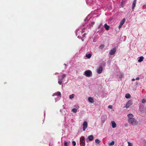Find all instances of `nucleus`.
<instances>
[{"mask_svg": "<svg viewBox=\"0 0 146 146\" xmlns=\"http://www.w3.org/2000/svg\"><path fill=\"white\" fill-rule=\"evenodd\" d=\"M143 59H144V57L143 56H140L139 58V59L138 60V62H140L142 61H143Z\"/></svg>", "mask_w": 146, "mask_h": 146, "instance_id": "obj_17", "label": "nucleus"}, {"mask_svg": "<svg viewBox=\"0 0 146 146\" xmlns=\"http://www.w3.org/2000/svg\"><path fill=\"white\" fill-rule=\"evenodd\" d=\"M125 21V19L123 18L122 20L120 22V24L119 26V28H120L122 26L124 23Z\"/></svg>", "mask_w": 146, "mask_h": 146, "instance_id": "obj_9", "label": "nucleus"}, {"mask_svg": "<svg viewBox=\"0 0 146 146\" xmlns=\"http://www.w3.org/2000/svg\"><path fill=\"white\" fill-rule=\"evenodd\" d=\"M127 126V125H126V124L125 125V126Z\"/></svg>", "mask_w": 146, "mask_h": 146, "instance_id": "obj_40", "label": "nucleus"}, {"mask_svg": "<svg viewBox=\"0 0 146 146\" xmlns=\"http://www.w3.org/2000/svg\"><path fill=\"white\" fill-rule=\"evenodd\" d=\"M100 142V141L98 139H96L95 140V142L99 144Z\"/></svg>", "mask_w": 146, "mask_h": 146, "instance_id": "obj_22", "label": "nucleus"}, {"mask_svg": "<svg viewBox=\"0 0 146 146\" xmlns=\"http://www.w3.org/2000/svg\"><path fill=\"white\" fill-rule=\"evenodd\" d=\"M137 0H134V1L132 3V9H133H133L135 6L136 4V3Z\"/></svg>", "mask_w": 146, "mask_h": 146, "instance_id": "obj_11", "label": "nucleus"}, {"mask_svg": "<svg viewBox=\"0 0 146 146\" xmlns=\"http://www.w3.org/2000/svg\"><path fill=\"white\" fill-rule=\"evenodd\" d=\"M83 130L85 131L88 127V123L86 121H85L84 122L83 124Z\"/></svg>", "mask_w": 146, "mask_h": 146, "instance_id": "obj_6", "label": "nucleus"}, {"mask_svg": "<svg viewBox=\"0 0 146 146\" xmlns=\"http://www.w3.org/2000/svg\"><path fill=\"white\" fill-rule=\"evenodd\" d=\"M128 145V146H133V144L132 143H130L129 142H127Z\"/></svg>", "mask_w": 146, "mask_h": 146, "instance_id": "obj_26", "label": "nucleus"}, {"mask_svg": "<svg viewBox=\"0 0 146 146\" xmlns=\"http://www.w3.org/2000/svg\"><path fill=\"white\" fill-rule=\"evenodd\" d=\"M103 71V68L102 66H100L97 69V72L99 74L101 73Z\"/></svg>", "mask_w": 146, "mask_h": 146, "instance_id": "obj_7", "label": "nucleus"}, {"mask_svg": "<svg viewBox=\"0 0 146 146\" xmlns=\"http://www.w3.org/2000/svg\"><path fill=\"white\" fill-rule=\"evenodd\" d=\"M146 7V5H143V7L145 8Z\"/></svg>", "mask_w": 146, "mask_h": 146, "instance_id": "obj_34", "label": "nucleus"}, {"mask_svg": "<svg viewBox=\"0 0 146 146\" xmlns=\"http://www.w3.org/2000/svg\"><path fill=\"white\" fill-rule=\"evenodd\" d=\"M135 80V79H134V78L132 80V81H134Z\"/></svg>", "mask_w": 146, "mask_h": 146, "instance_id": "obj_35", "label": "nucleus"}, {"mask_svg": "<svg viewBox=\"0 0 146 146\" xmlns=\"http://www.w3.org/2000/svg\"><path fill=\"white\" fill-rule=\"evenodd\" d=\"M104 47V44H102L99 46V48L100 49H102Z\"/></svg>", "mask_w": 146, "mask_h": 146, "instance_id": "obj_25", "label": "nucleus"}, {"mask_svg": "<svg viewBox=\"0 0 146 146\" xmlns=\"http://www.w3.org/2000/svg\"><path fill=\"white\" fill-rule=\"evenodd\" d=\"M77 110L76 109L74 108L72 110V111L74 113H76L77 111Z\"/></svg>", "mask_w": 146, "mask_h": 146, "instance_id": "obj_20", "label": "nucleus"}, {"mask_svg": "<svg viewBox=\"0 0 146 146\" xmlns=\"http://www.w3.org/2000/svg\"><path fill=\"white\" fill-rule=\"evenodd\" d=\"M84 75L86 77H90L92 76V73L90 70H87L84 72Z\"/></svg>", "mask_w": 146, "mask_h": 146, "instance_id": "obj_3", "label": "nucleus"}, {"mask_svg": "<svg viewBox=\"0 0 146 146\" xmlns=\"http://www.w3.org/2000/svg\"><path fill=\"white\" fill-rule=\"evenodd\" d=\"M86 35V33H85L83 35V37H85Z\"/></svg>", "mask_w": 146, "mask_h": 146, "instance_id": "obj_32", "label": "nucleus"}, {"mask_svg": "<svg viewBox=\"0 0 146 146\" xmlns=\"http://www.w3.org/2000/svg\"><path fill=\"white\" fill-rule=\"evenodd\" d=\"M82 41H84V40H82Z\"/></svg>", "mask_w": 146, "mask_h": 146, "instance_id": "obj_38", "label": "nucleus"}, {"mask_svg": "<svg viewBox=\"0 0 146 146\" xmlns=\"http://www.w3.org/2000/svg\"><path fill=\"white\" fill-rule=\"evenodd\" d=\"M106 117L105 115H102L101 116V121L103 123H104L106 119Z\"/></svg>", "mask_w": 146, "mask_h": 146, "instance_id": "obj_10", "label": "nucleus"}, {"mask_svg": "<svg viewBox=\"0 0 146 146\" xmlns=\"http://www.w3.org/2000/svg\"><path fill=\"white\" fill-rule=\"evenodd\" d=\"M80 145L81 146H84L85 145V138L84 137L80 138Z\"/></svg>", "mask_w": 146, "mask_h": 146, "instance_id": "obj_4", "label": "nucleus"}, {"mask_svg": "<svg viewBox=\"0 0 146 146\" xmlns=\"http://www.w3.org/2000/svg\"><path fill=\"white\" fill-rule=\"evenodd\" d=\"M102 26V23H101V24H100L99 25V26L98 27V28L100 29V27H101V26Z\"/></svg>", "mask_w": 146, "mask_h": 146, "instance_id": "obj_31", "label": "nucleus"}, {"mask_svg": "<svg viewBox=\"0 0 146 146\" xmlns=\"http://www.w3.org/2000/svg\"><path fill=\"white\" fill-rule=\"evenodd\" d=\"M88 100L90 103H93L94 102V99L92 97H89L88 98Z\"/></svg>", "mask_w": 146, "mask_h": 146, "instance_id": "obj_14", "label": "nucleus"}, {"mask_svg": "<svg viewBox=\"0 0 146 146\" xmlns=\"http://www.w3.org/2000/svg\"><path fill=\"white\" fill-rule=\"evenodd\" d=\"M104 27L106 30H108L109 29L110 26L107 25V24H105L104 25Z\"/></svg>", "mask_w": 146, "mask_h": 146, "instance_id": "obj_15", "label": "nucleus"}, {"mask_svg": "<svg viewBox=\"0 0 146 146\" xmlns=\"http://www.w3.org/2000/svg\"><path fill=\"white\" fill-rule=\"evenodd\" d=\"M131 97V95L127 93L125 94V97L126 98H130Z\"/></svg>", "mask_w": 146, "mask_h": 146, "instance_id": "obj_19", "label": "nucleus"}, {"mask_svg": "<svg viewBox=\"0 0 146 146\" xmlns=\"http://www.w3.org/2000/svg\"><path fill=\"white\" fill-rule=\"evenodd\" d=\"M114 144V142L113 141H112L109 144V146H112Z\"/></svg>", "mask_w": 146, "mask_h": 146, "instance_id": "obj_21", "label": "nucleus"}, {"mask_svg": "<svg viewBox=\"0 0 146 146\" xmlns=\"http://www.w3.org/2000/svg\"><path fill=\"white\" fill-rule=\"evenodd\" d=\"M116 51V48L115 47L113 49H111L109 52V54L110 55L114 54Z\"/></svg>", "mask_w": 146, "mask_h": 146, "instance_id": "obj_8", "label": "nucleus"}, {"mask_svg": "<svg viewBox=\"0 0 146 146\" xmlns=\"http://www.w3.org/2000/svg\"><path fill=\"white\" fill-rule=\"evenodd\" d=\"M133 104V101L132 100H129L126 104L125 107L126 108H128L130 106Z\"/></svg>", "mask_w": 146, "mask_h": 146, "instance_id": "obj_5", "label": "nucleus"}, {"mask_svg": "<svg viewBox=\"0 0 146 146\" xmlns=\"http://www.w3.org/2000/svg\"><path fill=\"white\" fill-rule=\"evenodd\" d=\"M94 22L92 23V24H94Z\"/></svg>", "mask_w": 146, "mask_h": 146, "instance_id": "obj_36", "label": "nucleus"}, {"mask_svg": "<svg viewBox=\"0 0 146 146\" xmlns=\"http://www.w3.org/2000/svg\"><path fill=\"white\" fill-rule=\"evenodd\" d=\"M66 76V75L65 74H64L62 76V77L60 78V76L58 77V84L60 85H61L62 84V80Z\"/></svg>", "mask_w": 146, "mask_h": 146, "instance_id": "obj_2", "label": "nucleus"}, {"mask_svg": "<svg viewBox=\"0 0 146 146\" xmlns=\"http://www.w3.org/2000/svg\"><path fill=\"white\" fill-rule=\"evenodd\" d=\"M69 144V142H68L65 141L64 142V145L65 146H67Z\"/></svg>", "mask_w": 146, "mask_h": 146, "instance_id": "obj_24", "label": "nucleus"}, {"mask_svg": "<svg viewBox=\"0 0 146 146\" xmlns=\"http://www.w3.org/2000/svg\"><path fill=\"white\" fill-rule=\"evenodd\" d=\"M139 77H137L136 78L135 80H139Z\"/></svg>", "mask_w": 146, "mask_h": 146, "instance_id": "obj_33", "label": "nucleus"}, {"mask_svg": "<svg viewBox=\"0 0 146 146\" xmlns=\"http://www.w3.org/2000/svg\"><path fill=\"white\" fill-rule=\"evenodd\" d=\"M72 143H73L74 146L76 145V142L74 141H72Z\"/></svg>", "mask_w": 146, "mask_h": 146, "instance_id": "obj_29", "label": "nucleus"}, {"mask_svg": "<svg viewBox=\"0 0 146 146\" xmlns=\"http://www.w3.org/2000/svg\"><path fill=\"white\" fill-rule=\"evenodd\" d=\"M111 123L112 124V126L113 128H115L116 127V125L114 121H112Z\"/></svg>", "mask_w": 146, "mask_h": 146, "instance_id": "obj_13", "label": "nucleus"}, {"mask_svg": "<svg viewBox=\"0 0 146 146\" xmlns=\"http://www.w3.org/2000/svg\"><path fill=\"white\" fill-rule=\"evenodd\" d=\"M88 138L90 141H92L94 139V137L92 135H90L88 136Z\"/></svg>", "mask_w": 146, "mask_h": 146, "instance_id": "obj_16", "label": "nucleus"}, {"mask_svg": "<svg viewBox=\"0 0 146 146\" xmlns=\"http://www.w3.org/2000/svg\"><path fill=\"white\" fill-rule=\"evenodd\" d=\"M112 106L111 105H109L108 106V108H109L111 109L112 108Z\"/></svg>", "mask_w": 146, "mask_h": 146, "instance_id": "obj_30", "label": "nucleus"}, {"mask_svg": "<svg viewBox=\"0 0 146 146\" xmlns=\"http://www.w3.org/2000/svg\"><path fill=\"white\" fill-rule=\"evenodd\" d=\"M128 117V121L129 123L132 125H136L138 123L137 120L134 118V116L133 114H129L127 115Z\"/></svg>", "mask_w": 146, "mask_h": 146, "instance_id": "obj_1", "label": "nucleus"}, {"mask_svg": "<svg viewBox=\"0 0 146 146\" xmlns=\"http://www.w3.org/2000/svg\"><path fill=\"white\" fill-rule=\"evenodd\" d=\"M92 56V54L91 53H89L88 54H87L86 55V57L88 58H91Z\"/></svg>", "mask_w": 146, "mask_h": 146, "instance_id": "obj_18", "label": "nucleus"}, {"mask_svg": "<svg viewBox=\"0 0 146 146\" xmlns=\"http://www.w3.org/2000/svg\"><path fill=\"white\" fill-rule=\"evenodd\" d=\"M123 76V74L122 73H121L119 75L120 78H122Z\"/></svg>", "mask_w": 146, "mask_h": 146, "instance_id": "obj_28", "label": "nucleus"}, {"mask_svg": "<svg viewBox=\"0 0 146 146\" xmlns=\"http://www.w3.org/2000/svg\"><path fill=\"white\" fill-rule=\"evenodd\" d=\"M58 96L61 97V94L60 92H57L54 93L52 95L53 96Z\"/></svg>", "mask_w": 146, "mask_h": 146, "instance_id": "obj_12", "label": "nucleus"}, {"mask_svg": "<svg viewBox=\"0 0 146 146\" xmlns=\"http://www.w3.org/2000/svg\"><path fill=\"white\" fill-rule=\"evenodd\" d=\"M82 41H84V40H82Z\"/></svg>", "mask_w": 146, "mask_h": 146, "instance_id": "obj_37", "label": "nucleus"}, {"mask_svg": "<svg viewBox=\"0 0 146 146\" xmlns=\"http://www.w3.org/2000/svg\"><path fill=\"white\" fill-rule=\"evenodd\" d=\"M74 94H71V95H70L69 96V98L71 99H72L73 98H74Z\"/></svg>", "mask_w": 146, "mask_h": 146, "instance_id": "obj_23", "label": "nucleus"}, {"mask_svg": "<svg viewBox=\"0 0 146 146\" xmlns=\"http://www.w3.org/2000/svg\"><path fill=\"white\" fill-rule=\"evenodd\" d=\"M146 102V100L145 99H143L142 100V102L143 103H144Z\"/></svg>", "mask_w": 146, "mask_h": 146, "instance_id": "obj_27", "label": "nucleus"}, {"mask_svg": "<svg viewBox=\"0 0 146 146\" xmlns=\"http://www.w3.org/2000/svg\"><path fill=\"white\" fill-rule=\"evenodd\" d=\"M127 126V125H126V124L125 125V126Z\"/></svg>", "mask_w": 146, "mask_h": 146, "instance_id": "obj_39", "label": "nucleus"}, {"mask_svg": "<svg viewBox=\"0 0 146 146\" xmlns=\"http://www.w3.org/2000/svg\"><path fill=\"white\" fill-rule=\"evenodd\" d=\"M65 66H66V64H65Z\"/></svg>", "mask_w": 146, "mask_h": 146, "instance_id": "obj_41", "label": "nucleus"}]
</instances>
